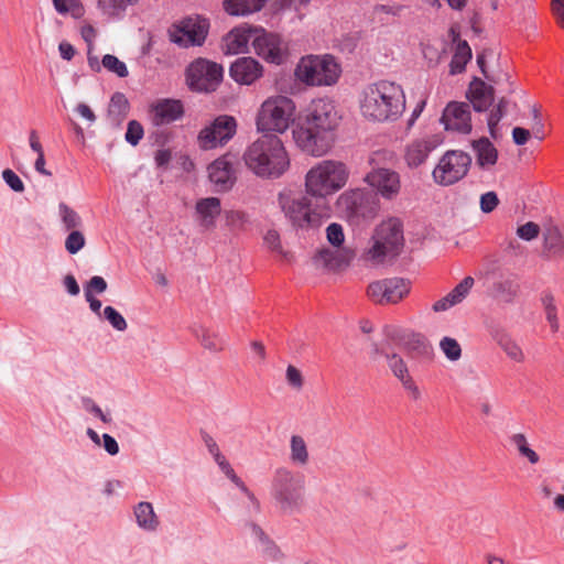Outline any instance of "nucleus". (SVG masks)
Segmentation results:
<instances>
[{
	"label": "nucleus",
	"instance_id": "9b49d317",
	"mask_svg": "<svg viewBox=\"0 0 564 564\" xmlns=\"http://www.w3.org/2000/svg\"><path fill=\"white\" fill-rule=\"evenodd\" d=\"M337 205L355 223L373 219L380 208L377 194L364 189L343 193L337 199Z\"/></svg>",
	"mask_w": 564,
	"mask_h": 564
},
{
	"label": "nucleus",
	"instance_id": "a878e982",
	"mask_svg": "<svg viewBox=\"0 0 564 564\" xmlns=\"http://www.w3.org/2000/svg\"><path fill=\"white\" fill-rule=\"evenodd\" d=\"M354 257V251L348 249H344L341 251H333L330 249L324 248L315 254L313 261L316 267L335 270L344 265H348Z\"/></svg>",
	"mask_w": 564,
	"mask_h": 564
},
{
	"label": "nucleus",
	"instance_id": "473e14b6",
	"mask_svg": "<svg viewBox=\"0 0 564 564\" xmlns=\"http://www.w3.org/2000/svg\"><path fill=\"white\" fill-rule=\"evenodd\" d=\"M471 59V48L467 41L458 40L455 53L449 63L451 74H460L465 70L467 63Z\"/></svg>",
	"mask_w": 564,
	"mask_h": 564
},
{
	"label": "nucleus",
	"instance_id": "2f4dec72",
	"mask_svg": "<svg viewBox=\"0 0 564 564\" xmlns=\"http://www.w3.org/2000/svg\"><path fill=\"white\" fill-rule=\"evenodd\" d=\"M134 516L138 525L145 531H155L160 524L159 518L150 502H139L134 508Z\"/></svg>",
	"mask_w": 564,
	"mask_h": 564
},
{
	"label": "nucleus",
	"instance_id": "412c9836",
	"mask_svg": "<svg viewBox=\"0 0 564 564\" xmlns=\"http://www.w3.org/2000/svg\"><path fill=\"white\" fill-rule=\"evenodd\" d=\"M263 74L262 65L252 57H239L229 67L230 77L240 85H251Z\"/></svg>",
	"mask_w": 564,
	"mask_h": 564
},
{
	"label": "nucleus",
	"instance_id": "9d476101",
	"mask_svg": "<svg viewBox=\"0 0 564 564\" xmlns=\"http://www.w3.org/2000/svg\"><path fill=\"white\" fill-rule=\"evenodd\" d=\"M185 77L192 91L213 93L223 82L224 68L216 62L198 57L186 67Z\"/></svg>",
	"mask_w": 564,
	"mask_h": 564
},
{
	"label": "nucleus",
	"instance_id": "680f3d73",
	"mask_svg": "<svg viewBox=\"0 0 564 564\" xmlns=\"http://www.w3.org/2000/svg\"><path fill=\"white\" fill-rule=\"evenodd\" d=\"M405 345L411 350H421L426 348V340L420 334H411Z\"/></svg>",
	"mask_w": 564,
	"mask_h": 564
},
{
	"label": "nucleus",
	"instance_id": "5fc2aeb1",
	"mask_svg": "<svg viewBox=\"0 0 564 564\" xmlns=\"http://www.w3.org/2000/svg\"><path fill=\"white\" fill-rule=\"evenodd\" d=\"M221 471L236 485L238 486L240 482H242L241 478L237 476L234 468L229 464V462L226 459L224 455L220 457L218 456L217 459H215Z\"/></svg>",
	"mask_w": 564,
	"mask_h": 564
},
{
	"label": "nucleus",
	"instance_id": "c756f323",
	"mask_svg": "<svg viewBox=\"0 0 564 564\" xmlns=\"http://www.w3.org/2000/svg\"><path fill=\"white\" fill-rule=\"evenodd\" d=\"M267 0H224L223 9L232 17H246L259 12Z\"/></svg>",
	"mask_w": 564,
	"mask_h": 564
},
{
	"label": "nucleus",
	"instance_id": "49530a36",
	"mask_svg": "<svg viewBox=\"0 0 564 564\" xmlns=\"http://www.w3.org/2000/svg\"><path fill=\"white\" fill-rule=\"evenodd\" d=\"M506 113H507L506 110H503L502 108H500L496 105L490 110V112L488 115L487 124H488L489 134L495 140L498 139V132H497L498 124H499L500 120L505 117Z\"/></svg>",
	"mask_w": 564,
	"mask_h": 564
},
{
	"label": "nucleus",
	"instance_id": "a19ab883",
	"mask_svg": "<svg viewBox=\"0 0 564 564\" xmlns=\"http://www.w3.org/2000/svg\"><path fill=\"white\" fill-rule=\"evenodd\" d=\"M101 65L109 72L116 74L118 77L124 78L129 75L126 63L120 61L117 56L106 54L102 56Z\"/></svg>",
	"mask_w": 564,
	"mask_h": 564
},
{
	"label": "nucleus",
	"instance_id": "f257e3e1",
	"mask_svg": "<svg viewBox=\"0 0 564 564\" xmlns=\"http://www.w3.org/2000/svg\"><path fill=\"white\" fill-rule=\"evenodd\" d=\"M340 119L333 100L327 98L312 100L301 122L293 130L295 143L307 154L324 155L335 142V131Z\"/></svg>",
	"mask_w": 564,
	"mask_h": 564
},
{
	"label": "nucleus",
	"instance_id": "4be33fe9",
	"mask_svg": "<svg viewBox=\"0 0 564 564\" xmlns=\"http://www.w3.org/2000/svg\"><path fill=\"white\" fill-rule=\"evenodd\" d=\"M441 143L442 139L436 134L413 140L405 150L404 159L406 164L410 167L420 166Z\"/></svg>",
	"mask_w": 564,
	"mask_h": 564
},
{
	"label": "nucleus",
	"instance_id": "f8f14e48",
	"mask_svg": "<svg viewBox=\"0 0 564 564\" xmlns=\"http://www.w3.org/2000/svg\"><path fill=\"white\" fill-rule=\"evenodd\" d=\"M209 20L202 15L185 17L169 30L171 42L181 47L202 46L209 33Z\"/></svg>",
	"mask_w": 564,
	"mask_h": 564
},
{
	"label": "nucleus",
	"instance_id": "09e8293b",
	"mask_svg": "<svg viewBox=\"0 0 564 564\" xmlns=\"http://www.w3.org/2000/svg\"><path fill=\"white\" fill-rule=\"evenodd\" d=\"M475 283L474 278L466 276L464 278L451 292L452 299L455 300L456 303H460L469 293L473 285Z\"/></svg>",
	"mask_w": 564,
	"mask_h": 564
},
{
	"label": "nucleus",
	"instance_id": "864d4df0",
	"mask_svg": "<svg viewBox=\"0 0 564 564\" xmlns=\"http://www.w3.org/2000/svg\"><path fill=\"white\" fill-rule=\"evenodd\" d=\"M499 205L498 195L495 192H487L480 196V209L485 214L494 212Z\"/></svg>",
	"mask_w": 564,
	"mask_h": 564
},
{
	"label": "nucleus",
	"instance_id": "6e6552de",
	"mask_svg": "<svg viewBox=\"0 0 564 564\" xmlns=\"http://www.w3.org/2000/svg\"><path fill=\"white\" fill-rule=\"evenodd\" d=\"M340 66L332 55H311L301 58L295 75L311 86H330L340 75Z\"/></svg>",
	"mask_w": 564,
	"mask_h": 564
},
{
	"label": "nucleus",
	"instance_id": "2eb2a0df",
	"mask_svg": "<svg viewBox=\"0 0 564 564\" xmlns=\"http://www.w3.org/2000/svg\"><path fill=\"white\" fill-rule=\"evenodd\" d=\"M410 292V282L402 278H388L371 282L367 288L368 297L376 304H395Z\"/></svg>",
	"mask_w": 564,
	"mask_h": 564
},
{
	"label": "nucleus",
	"instance_id": "f704fd0d",
	"mask_svg": "<svg viewBox=\"0 0 564 564\" xmlns=\"http://www.w3.org/2000/svg\"><path fill=\"white\" fill-rule=\"evenodd\" d=\"M196 337L200 345L209 351L218 352L224 349L225 340L216 332L202 327L200 333H196Z\"/></svg>",
	"mask_w": 564,
	"mask_h": 564
},
{
	"label": "nucleus",
	"instance_id": "72a5a7b5",
	"mask_svg": "<svg viewBox=\"0 0 564 564\" xmlns=\"http://www.w3.org/2000/svg\"><path fill=\"white\" fill-rule=\"evenodd\" d=\"M519 284L511 280H503L492 284V294L503 303H512L518 295Z\"/></svg>",
	"mask_w": 564,
	"mask_h": 564
},
{
	"label": "nucleus",
	"instance_id": "4468645a",
	"mask_svg": "<svg viewBox=\"0 0 564 564\" xmlns=\"http://www.w3.org/2000/svg\"><path fill=\"white\" fill-rule=\"evenodd\" d=\"M237 132V120L232 116L220 115L200 130L199 147L204 150L215 149L228 143Z\"/></svg>",
	"mask_w": 564,
	"mask_h": 564
},
{
	"label": "nucleus",
	"instance_id": "3c124183",
	"mask_svg": "<svg viewBox=\"0 0 564 564\" xmlns=\"http://www.w3.org/2000/svg\"><path fill=\"white\" fill-rule=\"evenodd\" d=\"M326 237L332 246L340 247L345 240V235L341 225L337 223H332L326 228Z\"/></svg>",
	"mask_w": 564,
	"mask_h": 564
},
{
	"label": "nucleus",
	"instance_id": "8fccbe9b",
	"mask_svg": "<svg viewBox=\"0 0 564 564\" xmlns=\"http://www.w3.org/2000/svg\"><path fill=\"white\" fill-rule=\"evenodd\" d=\"M540 231L541 228L536 223L528 221L518 227L517 236L522 240L531 241L539 237Z\"/></svg>",
	"mask_w": 564,
	"mask_h": 564
},
{
	"label": "nucleus",
	"instance_id": "f03ea898",
	"mask_svg": "<svg viewBox=\"0 0 564 564\" xmlns=\"http://www.w3.org/2000/svg\"><path fill=\"white\" fill-rule=\"evenodd\" d=\"M242 160L248 170L265 180L281 177L290 167V158L281 139L263 134L249 144Z\"/></svg>",
	"mask_w": 564,
	"mask_h": 564
},
{
	"label": "nucleus",
	"instance_id": "a18cd8bd",
	"mask_svg": "<svg viewBox=\"0 0 564 564\" xmlns=\"http://www.w3.org/2000/svg\"><path fill=\"white\" fill-rule=\"evenodd\" d=\"M104 317L119 332H124L128 327L124 317L112 306H106L104 308Z\"/></svg>",
	"mask_w": 564,
	"mask_h": 564
},
{
	"label": "nucleus",
	"instance_id": "37998d69",
	"mask_svg": "<svg viewBox=\"0 0 564 564\" xmlns=\"http://www.w3.org/2000/svg\"><path fill=\"white\" fill-rule=\"evenodd\" d=\"M440 347L446 358L452 361L458 360L462 356L460 345L452 337H444L440 343Z\"/></svg>",
	"mask_w": 564,
	"mask_h": 564
},
{
	"label": "nucleus",
	"instance_id": "6ab92c4d",
	"mask_svg": "<svg viewBox=\"0 0 564 564\" xmlns=\"http://www.w3.org/2000/svg\"><path fill=\"white\" fill-rule=\"evenodd\" d=\"M208 177L216 192L225 193L230 191L237 180L232 156L225 154L212 162L208 165Z\"/></svg>",
	"mask_w": 564,
	"mask_h": 564
},
{
	"label": "nucleus",
	"instance_id": "774afa93",
	"mask_svg": "<svg viewBox=\"0 0 564 564\" xmlns=\"http://www.w3.org/2000/svg\"><path fill=\"white\" fill-rule=\"evenodd\" d=\"M75 110H76V112H78L79 116L85 118L90 123H94L97 119V117H96L95 112L91 110V108L84 102L78 104L77 107L75 108Z\"/></svg>",
	"mask_w": 564,
	"mask_h": 564
},
{
	"label": "nucleus",
	"instance_id": "338daca9",
	"mask_svg": "<svg viewBox=\"0 0 564 564\" xmlns=\"http://www.w3.org/2000/svg\"><path fill=\"white\" fill-rule=\"evenodd\" d=\"M457 303L455 302V300L452 299V295L448 293L447 295H445L444 297L440 299L438 301H436L433 304V311L434 312H444V311L451 308L452 306H454Z\"/></svg>",
	"mask_w": 564,
	"mask_h": 564
},
{
	"label": "nucleus",
	"instance_id": "f3484780",
	"mask_svg": "<svg viewBox=\"0 0 564 564\" xmlns=\"http://www.w3.org/2000/svg\"><path fill=\"white\" fill-rule=\"evenodd\" d=\"M365 181L376 189L377 194H380L386 199H393L400 193V175L393 170L383 167L372 169L366 175Z\"/></svg>",
	"mask_w": 564,
	"mask_h": 564
},
{
	"label": "nucleus",
	"instance_id": "13d9d810",
	"mask_svg": "<svg viewBox=\"0 0 564 564\" xmlns=\"http://www.w3.org/2000/svg\"><path fill=\"white\" fill-rule=\"evenodd\" d=\"M286 380L291 387L297 390L303 387L302 373L296 367L292 365L288 366L286 368Z\"/></svg>",
	"mask_w": 564,
	"mask_h": 564
},
{
	"label": "nucleus",
	"instance_id": "dca6fc26",
	"mask_svg": "<svg viewBox=\"0 0 564 564\" xmlns=\"http://www.w3.org/2000/svg\"><path fill=\"white\" fill-rule=\"evenodd\" d=\"M254 33L252 46L256 54L268 63L283 64L288 57V45L282 37L264 29L254 30Z\"/></svg>",
	"mask_w": 564,
	"mask_h": 564
},
{
	"label": "nucleus",
	"instance_id": "4c0bfd02",
	"mask_svg": "<svg viewBox=\"0 0 564 564\" xmlns=\"http://www.w3.org/2000/svg\"><path fill=\"white\" fill-rule=\"evenodd\" d=\"M58 214L65 230H73L83 226L79 214L63 202L58 204Z\"/></svg>",
	"mask_w": 564,
	"mask_h": 564
},
{
	"label": "nucleus",
	"instance_id": "423d86ee",
	"mask_svg": "<svg viewBox=\"0 0 564 564\" xmlns=\"http://www.w3.org/2000/svg\"><path fill=\"white\" fill-rule=\"evenodd\" d=\"M347 180L348 171L344 163L325 160L307 172L305 187L312 196L326 197L343 188Z\"/></svg>",
	"mask_w": 564,
	"mask_h": 564
},
{
	"label": "nucleus",
	"instance_id": "5701e85b",
	"mask_svg": "<svg viewBox=\"0 0 564 564\" xmlns=\"http://www.w3.org/2000/svg\"><path fill=\"white\" fill-rule=\"evenodd\" d=\"M467 97L477 112H484L492 106L495 100V89L479 78H475L468 89Z\"/></svg>",
	"mask_w": 564,
	"mask_h": 564
},
{
	"label": "nucleus",
	"instance_id": "052dcab7",
	"mask_svg": "<svg viewBox=\"0 0 564 564\" xmlns=\"http://www.w3.org/2000/svg\"><path fill=\"white\" fill-rule=\"evenodd\" d=\"M551 9L557 24L564 29V0H552Z\"/></svg>",
	"mask_w": 564,
	"mask_h": 564
},
{
	"label": "nucleus",
	"instance_id": "1a4fd4ad",
	"mask_svg": "<svg viewBox=\"0 0 564 564\" xmlns=\"http://www.w3.org/2000/svg\"><path fill=\"white\" fill-rule=\"evenodd\" d=\"M278 203L294 228L315 229L323 223L322 215L312 210L311 200L306 196L281 192L278 195Z\"/></svg>",
	"mask_w": 564,
	"mask_h": 564
},
{
	"label": "nucleus",
	"instance_id": "aec40b11",
	"mask_svg": "<svg viewBox=\"0 0 564 564\" xmlns=\"http://www.w3.org/2000/svg\"><path fill=\"white\" fill-rule=\"evenodd\" d=\"M152 123L156 127L170 124L184 116L183 102L178 99H161L151 105Z\"/></svg>",
	"mask_w": 564,
	"mask_h": 564
},
{
	"label": "nucleus",
	"instance_id": "cd10ccee",
	"mask_svg": "<svg viewBox=\"0 0 564 564\" xmlns=\"http://www.w3.org/2000/svg\"><path fill=\"white\" fill-rule=\"evenodd\" d=\"M254 30L236 28L231 30L223 40V51L225 54H238L245 52L251 40Z\"/></svg>",
	"mask_w": 564,
	"mask_h": 564
},
{
	"label": "nucleus",
	"instance_id": "39448f33",
	"mask_svg": "<svg viewBox=\"0 0 564 564\" xmlns=\"http://www.w3.org/2000/svg\"><path fill=\"white\" fill-rule=\"evenodd\" d=\"M304 476L286 467L274 471L271 481V495L284 514L300 512L304 505Z\"/></svg>",
	"mask_w": 564,
	"mask_h": 564
},
{
	"label": "nucleus",
	"instance_id": "4d7b16f0",
	"mask_svg": "<svg viewBox=\"0 0 564 564\" xmlns=\"http://www.w3.org/2000/svg\"><path fill=\"white\" fill-rule=\"evenodd\" d=\"M107 286L108 284L102 276L95 275L85 285L84 293L86 294V290H89L90 294H101L107 290Z\"/></svg>",
	"mask_w": 564,
	"mask_h": 564
},
{
	"label": "nucleus",
	"instance_id": "e433bc0d",
	"mask_svg": "<svg viewBox=\"0 0 564 564\" xmlns=\"http://www.w3.org/2000/svg\"><path fill=\"white\" fill-rule=\"evenodd\" d=\"M541 303L545 312L546 321L553 333H556L560 328L557 319V307L555 305V299L551 292L544 291L541 294Z\"/></svg>",
	"mask_w": 564,
	"mask_h": 564
},
{
	"label": "nucleus",
	"instance_id": "0e129e2a",
	"mask_svg": "<svg viewBox=\"0 0 564 564\" xmlns=\"http://www.w3.org/2000/svg\"><path fill=\"white\" fill-rule=\"evenodd\" d=\"M264 242L271 250H281L280 235L276 230H269L264 236Z\"/></svg>",
	"mask_w": 564,
	"mask_h": 564
},
{
	"label": "nucleus",
	"instance_id": "de8ad7c7",
	"mask_svg": "<svg viewBox=\"0 0 564 564\" xmlns=\"http://www.w3.org/2000/svg\"><path fill=\"white\" fill-rule=\"evenodd\" d=\"M506 113H507L506 110H503L502 108H500L496 105L490 110V112L488 115L487 124H488L489 134L495 140L498 139V132H497L498 124H499L500 120L505 117Z\"/></svg>",
	"mask_w": 564,
	"mask_h": 564
},
{
	"label": "nucleus",
	"instance_id": "b1692460",
	"mask_svg": "<svg viewBox=\"0 0 564 564\" xmlns=\"http://www.w3.org/2000/svg\"><path fill=\"white\" fill-rule=\"evenodd\" d=\"M543 256L547 259L564 258V232L554 224H550L543 231Z\"/></svg>",
	"mask_w": 564,
	"mask_h": 564
},
{
	"label": "nucleus",
	"instance_id": "bf43d9fd",
	"mask_svg": "<svg viewBox=\"0 0 564 564\" xmlns=\"http://www.w3.org/2000/svg\"><path fill=\"white\" fill-rule=\"evenodd\" d=\"M264 544L263 553L267 557L278 561L283 557V554L279 546L269 538H265V541L262 542Z\"/></svg>",
	"mask_w": 564,
	"mask_h": 564
},
{
	"label": "nucleus",
	"instance_id": "6e6d98bb",
	"mask_svg": "<svg viewBox=\"0 0 564 564\" xmlns=\"http://www.w3.org/2000/svg\"><path fill=\"white\" fill-rule=\"evenodd\" d=\"M82 402H83L84 408L88 412H90L91 414H94L95 416L100 419L104 423H110L111 419L102 412L100 406L97 405L91 398L85 397L82 399Z\"/></svg>",
	"mask_w": 564,
	"mask_h": 564
},
{
	"label": "nucleus",
	"instance_id": "69168bd1",
	"mask_svg": "<svg viewBox=\"0 0 564 564\" xmlns=\"http://www.w3.org/2000/svg\"><path fill=\"white\" fill-rule=\"evenodd\" d=\"M102 441H104V444H102L104 448L109 455L115 456L119 453V445H118V442L115 440V437L105 433L102 435Z\"/></svg>",
	"mask_w": 564,
	"mask_h": 564
},
{
	"label": "nucleus",
	"instance_id": "0eeeda50",
	"mask_svg": "<svg viewBox=\"0 0 564 564\" xmlns=\"http://www.w3.org/2000/svg\"><path fill=\"white\" fill-rule=\"evenodd\" d=\"M295 104L286 96H273L263 101L257 116L259 131L283 133L294 120Z\"/></svg>",
	"mask_w": 564,
	"mask_h": 564
},
{
	"label": "nucleus",
	"instance_id": "7c9ffc66",
	"mask_svg": "<svg viewBox=\"0 0 564 564\" xmlns=\"http://www.w3.org/2000/svg\"><path fill=\"white\" fill-rule=\"evenodd\" d=\"M490 335L510 359L517 362H522L524 360V355L520 346L512 340L503 329L491 328Z\"/></svg>",
	"mask_w": 564,
	"mask_h": 564
},
{
	"label": "nucleus",
	"instance_id": "603ef678",
	"mask_svg": "<svg viewBox=\"0 0 564 564\" xmlns=\"http://www.w3.org/2000/svg\"><path fill=\"white\" fill-rule=\"evenodd\" d=\"M2 178L6 184L17 193H22L24 191V184L20 176L10 169H6L2 172Z\"/></svg>",
	"mask_w": 564,
	"mask_h": 564
},
{
	"label": "nucleus",
	"instance_id": "c03bdc74",
	"mask_svg": "<svg viewBox=\"0 0 564 564\" xmlns=\"http://www.w3.org/2000/svg\"><path fill=\"white\" fill-rule=\"evenodd\" d=\"M143 135L144 129L142 124L137 120H130L124 134L126 141L132 147H135L142 140Z\"/></svg>",
	"mask_w": 564,
	"mask_h": 564
},
{
	"label": "nucleus",
	"instance_id": "79ce46f5",
	"mask_svg": "<svg viewBox=\"0 0 564 564\" xmlns=\"http://www.w3.org/2000/svg\"><path fill=\"white\" fill-rule=\"evenodd\" d=\"M69 234L65 239V249L68 253L75 254L82 250L86 243L85 236L77 229L68 230Z\"/></svg>",
	"mask_w": 564,
	"mask_h": 564
},
{
	"label": "nucleus",
	"instance_id": "ddd939ff",
	"mask_svg": "<svg viewBox=\"0 0 564 564\" xmlns=\"http://www.w3.org/2000/svg\"><path fill=\"white\" fill-rule=\"evenodd\" d=\"M471 165V156L460 150L446 151L433 170L434 181L442 186H449L464 178Z\"/></svg>",
	"mask_w": 564,
	"mask_h": 564
},
{
	"label": "nucleus",
	"instance_id": "ea45409f",
	"mask_svg": "<svg viewBox=\"0 0 564 564\" xmlns=\"http://www.w3.org/2000/svg\"><path fill=\"white\" fill-rule=\"evenodd\" d=\"M386 358L392 373L401 381V383L403 382V380L411 378L405 361L399 355L387 354Z\"/></svg>",
	"mask_w": 564,
	"mask_h": 564
},
{
	"label": "nucleus",
	"instance_id": "c85d7f7f",
	"mask_svg": "<svg viewBox=\"0 0 564 564\" xmlns=\"http://www.w3.org/2000/svg\"><path fill=\"white\" fill-rule=\"evenodd\" d=\"M471 147L476 153V163L479 167L486 169L492 166L498 160V150L486 137L471 142Z\"/></svg>",
	"mask_w": 564,
	"mask_h": 564
},
{
	"label": "nucleus",
	"instance_id": "a211bd4d",
	"mask_svg": "<svg viewBox=\"0 0 564 564\" xmlns=\"http://www.w3.org/2000/svg\"><path fill=\"white\" fill-rule=\"evenodd\" d=\"M446 131L468 134L471 131L470 106L467 102H449L441 117Z\"/></svg>",
	"mask_w": 564,
	"mask_h": 564
},
{
	"label": "nucleus",
	"instance_id": "393cba45",
	"mask_svg": "<svg viewBox=\"0 0 564 564\" xmlns=\"http://www.w3.org/2000/svg\"><path fill=\"white\" fill-rule=\"evenodd\" d=\"M195 212L198 221L205 229H213L216 226V219L221 214V203L217 197L200 198L195 204Z\"/></svg>",
	"mask_w": 564,
	"mask_h": 564
},
{
	"label": "nucleus",
	"instance_id": "bb28decb",
	"mask_svg": "<svg viewBox=\"0 0 564 564\" xmlns=\"http://www.w3.org/2000/svg\"><path fill=\"white\" fill-rule=\"evenodd\" d=\"M130 111V102L126 95L116 91L111 97L107 109V120L113 128H119Z\"/></svg>",
	"mask_w": 564,
	"mask_h": 564
},
{
	"label": "nucleus",
	"instance_id": "c9c22d12",
	"mask_svg": "<svg viewBox=\"0 0 564 564\" xmlns=\"http://www.w3.org/2000/svg\"><path fill=\"white\" fill-rule=\"evenodd\" d=\"M290 459L296 465L304 466L308 462V451L304 438L300 435H292L290 441Z\"/></svg>",
	"mask_w": 564,
	"mask_h": 564
},
{
	"label": "nucleus",
	"instance_id": "e2e57ef3",
	"mask_svg": "<svg viewBox=\"0 0 564 564\" xmlns=\"http://www.w3.org/2000/svg\"><path fill=\"white\" fill-rule=\"evenodd\" d=\"M530 131L521 127H516L512 130V139L517 145H524L530 139Z\"/></svg>",
	"mask_w": 564,
	"mask_h": 564
},
{
	"label": "nucleus",
	"instance_id": "7ed1b4c3",
	"mask_svg": "<svg viewBox=\"0 0 564 564\" xmlns=\"http://www.w3.org/2000/svg\"><path fill=\"white\" fill-rule=\"evenodd\" d=\"M404 109V91L394 82L379 80L364 89L360 110L364 117L370 120L394 121L403 113Z\"/></svg>",
	"mask_w": 564,
	"mask_h": 564
},
{
	"label": "nucleus",
	"instance_id": "20e7f679",
	"mask_svg": "<svg viewBox=\"0 0 564 564\" xmlns=\"http://www.w3.org/2000/svg\"><path fill=\"white\" fill-rule=\"evenodd\" d=\"M404 246L403 227L399 219L382 221L373 231L371 246L365 251L364 259L372 264H382L395 259Z\"/></svg>",
	"mask_w": 564,
	"mask_h": 564
},
{
	"label": "nucleus",
	"instance_id": "58836bf2",
	"mask_svg": "<svg viewBox=\"0 0 564 564\" xmlns=\"http://www.w3.org/2000/svg\"><path fill=\"white\" fill-rule=\"evenodd\" d=\"M510 442L517 447L520 456L525 457L531 464L539 463V455L529 446L528 440L523 433L511 435Z\"/></svg>",
	"mask_w": 564,
	"mask_h": 564
}]
</instances>
